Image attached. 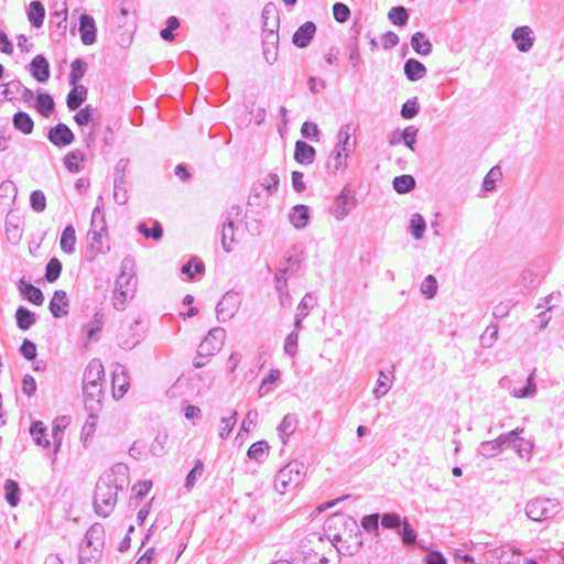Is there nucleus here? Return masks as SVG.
<instances>
[{"label": "nucleus", "instance_id": "1", "mask_svg": "<svg viewBox=\"0 0 564 564\" xmlns=\"http://www.w3.org/2000/svg\"><path fill=\"white\" fill-rule=\"evenodd\" d=\"M105 547V528L96 522L87 530L79 547V564H99Z\"/></svg>", "mask_w": 564, "mask_h": 564}, {"label": "nucleus", "instance_id": "2", "mask_svg": "<svg viewBox=\"0 0 564 564\" xmlns=\"http://www.w3.org/2000/svg\"><path fill=\"white\" fill-rule=\"evenodd\" d=\"M118 490L119 486L115 479L98 480L94 495V509L98 516L106 518L112 512L117 503Z\"/></svg>", "mask_w": 564, "mask_h": 564}, {"label": "nucleus", "instance_id": "3", "mask_svg": "<svg viewBox=\"0 0 564 564\" xmlns=\"http://www.w3.org/2000/svg\"><path fill=\"white\" fill-rule=\"evenodd\" d=\"M132 269V261L128 258L121 262V272L116 280V288L113 292V307L118 311L124 310L127 299L133 296L135 281L133 273L129 270Z\"/></svg>", "mask_w": 564, "mask_h": 564}, {"label": "nucleus", "instance_id": "4", "mask_svg": "<svg viewBox=\"0 0 564 564\" xmlns=\"http://www.w3.org/2000/svg\"><path fill=\"white\" fill-rule=\"evenodd\" d=\"M560 509L557 499L536 497L527 502L524 511L530 520L541 522L554 518Z\"/></svg>", "mask_w": 564, "mask_h": 564}, {"label": "nucleus", "instance_id": "5", "mask_svg": "<svg viewBox=\"0 0 564 564\" xmlns=\"http://www.w3.org/2000/svg\"><path fill=\"white\" fill-rule=\"evenodd\" d=\"M306 467L304 463L292 460L281 468L274 479V488L280 494H284L289 486H297L304 475Z\"/></svg>", "mask_w": 564, "mask_h": 564}, {"label": "nucleus", "instance_id": "6", "mask_svg": "<svg viewBox=\"0 0 564 564\" xmlns=\"http://www.w3.org/2000/svg\"><path fill=\"white\" fill-rule=\"evenodd\" d=\"M357 205V199L351 194L348 186H345L339 195L334 199L330 207V214L337 219L343 220L346 218L350 210Z\"/></svg>", "mask_w": 564, "mask_h": 564}, {"label": "nucleus", "instance_id": "7", "mask_svg": "<svg viewBox=\"0 0 564 564\" xmlns=\"http://www.w3.org/2000/svg\"><path fill=\"white\" fill-rule=\"evenodd\" d=\"M226 332L221 327L212 328L200 343L197 354L199 357H209L220 350Z\"/></svg>", "mask_w": 564, "mask_h": 564}, {"label": "nucleus", "instance_id": "8", "mask_svg": "<svg viewBox=\"0 0 564 564\" xmlns=\"http://www.w3.org/2000/svg\"><path fill=\"white\" fill-rule=\"evenodd\" d=\"M240 306L239 294L235 291H228L217 303L216 315L219 322H227L235 316Z\"/></svg>", "mask_w": 564, "mask_h": 564}, {"label": "nucleus", "instance_id": "9", "mask_svg": "<svg viewBox=\"0 0 564 564\" xmlns=\"http://www.w3.org/2000/svg\"><path fill=\"white\" fill-rule=\"evenodd\" d=\"M300 268V261L296 257L285 258L279 265L274 279L275 290L284 291L288 290V279L293 275Z\"/></svg>", "mask_w": 564, "mask_h": 564}, {"label": "nucleus", "instance_id": "10", "mask_svg": "<svg viewBox=\"0 0 564 564\" xmlns=\"http://www.w3.org/2000/svg\"><path fill=\"white\" fill-rule=\"evenodd\" d=\"M242 213V208L239 205H232L223 216V229H221V245L226 252H230L232 248L227 242V231L231 232L230 241H235L234 229L235 219H239Z\"/></svg>", "mask_w": 564, "mask_h": 564}, {"label": "nucleus", "instance_id": "11", "mask_svg": "<svg viewBox=\"0 0 564 564\" xmlns=\"http://www.w3.org/2000/svg\"><path fill=\"white\" fill-rule=\"evenodd\" d=\"M47 139L55 147L63 148L74 142L75 134L67 124L59 122L48 130Z\"/></svg>", "mask_w": 564, "mask_h": 564}, {"label": "nucleus", "instance_id": "12", "mask_svg": "<svg viewBox=\"0 0 564 564\" xmlns=\"http://www.w3.org/2000/svg\"><path fill=\"white\" fill-rule=\"evenodd\" d=\"M84 404L88 412H99L104 395L102 384L83 386Z\"/></svg>", "mask_w": 564, "mask_h": 564}, {"label": "nucleus", "instance_id": "13", "mask_svg": "<svg viewBox=\"0 0 564 564\" xmlns=\"http://www.w3.org/2000/svg\"><path fill=\"white\" fill-rule=\"evenodd\" d=\"M129 376L121 364H115L112 371V393L115 399H120L128 391Z\"/></svg>", "mask_w": 564, "mask_h": 564}, {"label": "nucleus", "instance_id": "14", "mask_svg": "<svg viewBox=\"0 0 564 564\" xmlns=\"http://www.w3.org/2000/svg\"><path fill=\"white\" fill-rule=\"evenodd\" d=\"M262 50L263 56L269 64H273L278 58L279 33L278 30L270 29L262 32Z\"/></svg>", "mask_w": 564, "mask_h": 564}, {"label": "nucleus", "instance_id": "15", "mask_svg": "<svg viewBox=\"0 0 564 564\" xmlns=\"http://www.w3.org/2000/svg\"><path fill=\"white\" fill-rule=\"evenodd\" d=\"M316 33V25L312 21H306L300 25L292 36V43L299 48H305L310 45Z\"/></svg>", "mask_w": 564, "mask_h": 564}, {"label": "nucleus", "instance_id": "16", "mask_svg": "<svg viewBox=\"0 0 564 564\" xmlns=\"http://www.w3.org/2000/svg\"><path fill=\"white\" fill-rule=\"evenodd\" d=\"M80 40L85 45H91L96 42L97 28L91 15L83 13L79 17Z\"/></svg>", "mask_w": 564, "mask_h": 564}, {"label": "nucleus", "instance_id": "17", "mask_svg": "<svg viewBox=\"0 0 564 564\" xmlns=\"http://www.w3.org/2000/svg\"><path fill=\"white\" fill-rule=\"evenodd\" d=\"M104 377L105 369L102 362L100 359H93L85 369L83 386L102 384Z\"/></svg>", "mask_w": 564, "mask_h": 564}, {"label": "nucleus", "instance_id": "18", "mask_svg": "<svg viewBox=\"0 0 564 564\" xmlns=\"http://www.w3.org/2000/svg\"><path fill=\"white\" fill-rule=\"evenodd\" d=\"M68 297L65 291L56 290L53 294V297L50 301V312L56 318L64 317L68 314Z\"/></svg>", "mask_w": 564, "mask_h": 564}, {"label": "nucleus", "instance_id": "19", "mask_svg": "<svg viewBox=\"0 0 564 564\" xmlns=\"http://www.w3.org/2000/svg\"><path fill=\"white\" fill-rule=\"evenodd\" d=\"M512 40L517 43V48L523 53L529 52L534 44L532 30L527 25L514 29Z\"/></svg>", "mask_w": 564, "mask_h": 564}, {"label": "nucleus", "instance_id": "20", "mask_svg": "<svg viewBox=\"0 0 564 564\" xmlns=\"http://www.w3.org/2000/svg\"><path fill=\"white\" fill-rule=\"evenodd\" d=\"M316 156V150L305 141L297 140L294 149V160L302 165L312 164Z\"/></svg>", "mask_w": 564, "mask_h": 564}, {"label": "nucleus", "instance_id": "21", "mask_svg": "<svg viewBox=\"0 0 564 564\" xmlns=\"http://www.w3.org/2000/svg\"><path fill=\"white\" fill-rule=\"evenodd\" d=\"M32 76L40 83H45L50 78V64L42 55H36L30 63Z\"/></svg>", "mask_w": 564, "mask_h": 564}, {"label": "nucleus", "instance_id": "22", "mask_svg": "<svg viewBox=\"0 0 564 564\" xmlns=\"http://www.w3.org/2000/svg\"><path fill=\"white\" fill-rule=\"evenodd\" d=\"M262 32H268L270 29L279 30L280 15L278 8L274 3L268 2L262 10Z\"/></svg>", "mask_w": 564, "mask_h": 564}, {"label": "nucleus", "instance_id": "23", "mask_svg": "<svg viewBox=\"0 0 564 564\" xmlns=\"http://www.w3.org/2000/svg\"><path fill=\"white\" fill-rule=\"evenodd\" d=\"M403 69L406 78L410 82H416L423 78L427 72L424 64L415 58H409L405 61Z\"/></svg>", "mask_w": 564, "mask_h": 564}, {"label": "nucleus", "instance_id": "24", "mask_svg": "<svg viewBox=\"0 0 564 564\" xmlns=\"http://www.w3.org/2000/svg\"><path fill=\"white\" fill-rule=\"evenodd\" d=\"M73 89L68 93L66 105L70 111L78 109L87 98V88L83 85H73Z\"/></svg>", "mask_w": 564, "mask_h": 564}, {"label": "nucleus", "instance_id": "25", "mask_svg": "<svg viewBox=\"0 0 564 564\" xmlns=\"http://www.w3.org/2000/svg\"><path fill=\"white\" fill-rule=\"evenodd\" d=\"M26 14L32 26L41 28L43 25L45 9L41 1H31Z\"/></svg>", "mask_w": 564, "mask_h": 564}, {"label": "nucleus", "instance_id": "26", "mask_svg": "<svg viewBox=\"0 0 564 564\" xmlns=\"http://www.w3.org/2000/svg\"><path fill=\"white\" fill-rule=\"evenodd\" d=\"M299 420L295 414H286L284 415L282 422L278 426L279 436L282 440V443L285 444L286 440L290 435H292L297 426Z\"/></svg>", "mask_w": 564, "mask_h": 564}, {"label": "nucleus", "instance_id": "27", "mask_svg": "<svg viewBox=\"0 0 564 564\" xmlns=\"http://www.w3.org/2000/svg\"><path fill=\"white\" fill-rule=\"evenodd\" d=\"M308 219L310 209L306 205L300 204L292 208V212L290 214V220L295 228L302 229L306 227Z\"/></svg>", "mask_w": 564, "mask_h": 564}, {"label": "nucleus", "instance_id": "28", "mask_svg": "<svg viewBox=\"0 0 564 564\" xmlns=\"http://www.w3.org/2000/svg\"><path fill=\"white\" fill-rule=\"evenodd\" d=\"M411 46L420 55H430L432 53V43L423 32H415L411 36Z\"/></svg>", "mask_w": 564, "mask_h": 564}, {"label": "nucleus", "instance_id": "29", "mask_svg": "<svg viewBox=\"0 0 564 564\" xmlns=\"http://www.w3.org/2000/svg\"><path fill=\"white\" fill-rule=\"evenodd\" d=\"M20 291L24 297L35 305H42L44 302L43 292L33 284L25 282L23 279L20 281Z\"/></svg>", "mask_w": 564, "mask_h": 564}, {"label": "nucleus", "instance_id": "30", "mask_svg": "<svg viewBox=\"0 0 564 564\" xmlns=\"http://www.w3.org/2000/svg\"><path fill=\"white\" fill-rule=\"evenodd\" d=\"M13 127L24 134L32 133L34 129V121L31 116L24 111H18L12 118Z\"/></svg>", "mask_w": 564, "mask_h": 564}, {"label": "nucleus", "instance_id": "31", "mask_svg": "<svg viewBox=\"0 0 564 564\" xmlns=\"http://www.w3.org/2000/svg\"><path fill=\"white\" fill-rule=\"evenodd\" d=\"M75 243H76V231L73 225H67L62 235L59 240L61 249L67 253L72 254L75 251Z\"/></svg>", "mask_w": 564, "mask_h": 564}, {"label": "nucleus", "instance_id": "32", "mask_svg": "<svg viewBox=\"0 0 564 564\" xmlns=\"http://www.w3.org/2000/svg\"><path fill=\"white\" fill-rule=\"evenodd\" d=\"M4 498L10 507H17L20 502L21 489L18 481L7 479L3 486Z\"/></svg>", "mask_w": 564, "mask_h": 564}, {"label": "nucleus", "instance_id": "33", "mask_svg": "<svg viewBox=\"0 0 564 564\" xmlns=\"http://www.w3.org/2000/svg\"><path fill=\"white\" fill-rule=\"evenodd\" d=\"M15 319L21 330H28L36 322V315L26 307L19 306L15 311Z\"/></svg>", "mask_w": 564, "mask_h": 564}, {"label": "nucleus", "instance_id": "34", "mask_svg": "<svg viewBox=\"0 0 564 564\" xmlns=\"http://www.w3.org/2000/svg\"><path fill=\"white\" fill-rule=\"evenodd\" d=\"M36 110L45 118H48L54 109H55V102L51 95L47 93H39L36 96V104H35Z\"/></svg>", "mask_w": 564, "mask_h": 564}, {"label": "nucleus", "instance_id": "35", "mask_svg": "<svg viewBox=\"0 0 564 564\" xmlns=\"http://www.w3.org/2000/svg\"><path fill=\"white\" fill-rule=\"evenodd\" d=\"M270 446L265 441H258L251 444L247 455L250 459L262 463L269 456Z\"/></svg>", "mask_w": 564, "mask_h": 564}, {"label": "nucleus", "instance_id": "36", "mask_svg": "<svg viewBox=\"0 0 564 564\" xmlns=\"http://www.w3.org/2000/svg\"><path fill=\"white\" fill-rule=\"evenodd\" d=\"M30 434L36 445L42 447L50 446V440L47 438L46 427L41 421H34L30 426Z\"/></svg>", "mask_w": 564, "mask_h": 564}, {"label": "nucleus", "instance_id": "37", "mask_svg": "<svg viewBox=\"0 0 564 564\" xmlns=\"http://www.w3.org/2000/svg\"><path fill=\"white\" fill-rule=\"evenodd\" d=\"M393 189L399 194H406L415 187V180L412 175L403 174L395 176L392 182Z\"/></svg>", "mask_w": 564, "mask_h": 564}, {"label": "nucleus", "instance_id": "38", "mask_svg": "<svg viewBox=\"0 0 564 564\" xmlns=\"http://www.w3.org/2000/svg\"><path fill=\"white\" fill-rule=\"evenodd\" d=\"M85 160V154L79 150L68 152L64 158L66 169L72 173H78L82 170L79 162Z\"/></svg>", "mask_w": 564, "mask_h": 564}, {"label": "nucleus", "instance_id": "39", "mask_svg": "<svg viewBox=\"0 0 564 564\" xmlns=\"http://www.w3.org/2000/svg\"><path fill=\"white\" fill-rule=\"evenodd\" d=\"M409 18L408 9L402 6L392 7L388 12V19L390 22L398 26L406 25Z\"/></svg>", "mask_w": 564, "mask_h": 564}, {"label": "nucleus", "instance_id": "40", "mask_svg": "<svg viewBox=\"0 0 564 564\" xmlns=\"http://www.w3.org/2000/svg\"><path fill=\"white\" fill-rule=\"evenodd\" d=\"M139 321H134L131 325H130V334L129 336H124V335H121L120 336V343L119 345L123 348V349H131L133 348L137 344H139L140 339H141V335L138 333L137 328L139 327Z\"/></svg>", "mask_w": 564, "mask_h": 564}, {"label": "nucleus", "instance_id": "41", "mask_svg": "<svg viewBox=\"0 0 564 564\" xmlns=\"http://www.w3.org/2000/svg\"><path fill=\"white\" fill-rule=\"evenodd\" d=\"M87 69V63L82 58H76L70 65L69 84L77 85V83L84 77Z\"/></svg>", "mask_w": 564, "mask_h": 564}, {"label": "nucleus", "instance_id": "42", "mask_svg": "<svg viewBox=\"0 0 564 564\" xmlns=\"http://www.w3.org/2000/svg\"><path fill=\"white\" fill-rule=\"evenodd\" d=\"M138 231L147 239L160 240L163 237V228L158 220L153 223L152 228H149L144 223L139 224Z\"/></svg>", "mask_w": 564, "mask_h": 564}, {"label": "nucleus", "instance_id": "43", "mask_svg": "<svg viewBox=\"0 0 564 564\" xmlns=\"http://www.w3.org/2000/svg\"><path fill=\"white\" fill-rule=\"evenodd\" d=\"M379 521H380L379 513L368 514L361 519V527L368 533H371L375 536H379L380 535Z\"/></svg>", "mask_w": 564, "mask_h": 564}, {"label": "nucleus", "instance_id": "44", "mask_svg": "<svg viewBox=\"0 0 564 564\" xmlns=\"http://www.w3.org/2000/svg\"><path fill=\"white\" fill-rule=\"evenodd\" d=\"M62 272V262L57 258H52L45 268V280L50 283L55 282Z\"/></svg>", "mask_w": 564, "mask_h": 564}, {"label": "nucleus", "instance_id": "45", "mask_svg": "<svg viewBox=\"0 0 564 564\" xmlns=\"http://www.w3.org/2000/svg\"><path fill=\"white\" fill-rule=\"evenodd\" d=\"M347 158H348V153H333L332 152V154L326 163V170L330 173H336L338 170L346 166Z\"/></svg>", "mask_w": 564, "mask_h": 564}, {"label": "nucleus", "instance_id": "46", "mask_svg": "<svg viewBox=\"0 0 564 564\" xmlns=\"http://www.w3.org/2000/svg\"><path fill=\"white\" fill-rule=\"evenodd\" d=\"M426 224L420 214H413L410 219V232L415 239H421L425 231Z\"/></svg>", "mask_w": 564, "mask_h": 564}, {"label": "nucleus", "instance_id": "47", "mask_svg": "<svg viewBox=\"0 0 564 564\" xmlns=\"http://www.w3.org/2000/svg\"><path fill=\"white\" fill-rule=\"evenodd\" d=\"M501 453V447L499 443L492 441H485L481 442L478 447V454L486 457V458H492L496 457Z\"/></svg>", "mask_w": 564, "mask_h": 564}, {"label": "nucleus", "instance_id": "48", "mask_svg": "<svg viewBox=\"0 0 564 564\" xmlns=\"http://www.w3.org/2000/svg\"><path fill=\"white\" fill-rule=\"evenodd\" d=\"M205 270V265L203 261L197 258H192L188 262H186L181 271L183 274H186L189 279H194L195 274H200Z\"/></svg>", "mask_w": 564, "mask_h": 564}, {"label": "nucleus", "instance_id": "49", "mask_svg": "<svg viewBox=\"0 0 564 564\" xmlns=\"http://www.w3.org/2000/svg\"><path fill=\"white\" fill-rule=\"evenodd\" d=\"M514 451L519 454L520 457L529 459L531 456V452L533 448V444L530 441L522 438L520 435H517V438L512 442L511 445Z\"/></svg>", "mask_w": 564, "mask_h": 564}, {"label": "nucleus", "instance_id": "50", "mask_svg": "<svg viewBox=\"0 0 564 564\" xmlns=\"http://www.w3.org/2000/svg\"><path fill=\"white\" fill-rule=\"evenodd\" d=\"M203 470H204L203 462L200 459H196L193 468L187 474L186 479H185L184 486L187 490H191L194 488L196 480L202 476Z\"/></svg>", "mask_w": 564, "mask_h": 564}, {"label": "nucleus", "instance_id": "51", "mask_svg": "<svg viewBox=\"0 0 564 564\" xmlns=\"http://www.w3.org/2000/svg\"><path fill=\"white\" fill-rule=\"evenodd\" d=\"M534 373H535V369L529 375V377L527 379V384L523 388L513 391L514 397L528 398V397H533L535 394L536 386L534 382Z\"/></svg>", "mask_w": 564, "mask_h": 564}, {"label": "nucleus", "instance_id": "52", "mask_svg": "<svg viewBox=\"0 0 564 564\" xmlns=\"http://www.w3.org/2000/svg\"><path fill=\"white\" fill-rule=\"evenodd\" d=\"M391 389V383L389 382V378L386 376L383 371H380L379 379L376 382V387L372 391L376 399H381L383 395L388 393Z\"/></svg>", "mask_w": 564, "mask_h": 564}, {"label": "nucleus", "instance_id": "53", "mask_svg": "<svg viewBox=\"0 0 564 564\" xmlns=\"http://www.w3.org/2000/svg\"><path fill=\"white\" fill-rule=\"evenodd\" d=\"M401 525L402 529L399 531V534L401 535L402 542L405 545H413L417 538L416 531L410 525L406 519L402 521Z\"/></svg>", "mask_w": 564, "mask_h": 564}, {"label": "nucleus", "instance_id": "54", "mask_svg": "<svg viewBox=\"0 0 564 564\" xmlns=\"http://www.w3.org/2000/svg\"><path fill=\"white\" fill-rule=\"evenodd\" d=\"M30 205L35 213H42L46 208V198L41 189H35L30 195Z\"/></svg>", "mask_w": 564, "mask_h": 564}, {"label": "nucleus", "instance_id": "55", "mask_svg": "<svg viewBox=\"0 0 564 564\" xmlns=\"http://www.w3.org/2000/svg\"><path fill=\"white\" fill-rule=\"evenodd\" d=\"M95 110L91 105H86L74 116V121L80 127L87 126L93 121Z\"/></svg>", "mask_w": 564, "mask_h": 564}, {"label": "nucleus", "instance_id": "56", "mask_svg": "<svg viewBox=\"0 0 564 564\" xmlns=\"http://www.w3.org/2000/svg\"><path fill=\"white\" fill-rule=\"evenodd\" d=\"M419 111H420V106H419L416 97L408 99L401 107V116L404 119L414 118L419 113Z\"/></svg>", "mask_w": 564, "mask_h": 564}, {"label": "nucleus", "instance_id": "57", "mask_svg": "<svg viewBox=\"0 0 564 564\" xmlns=\"http://www.w3.org/2000/svg\"><path fill=\"white\" fill-rule=\"evenodd\" d=\"M380 523L384 529H399L402 520L400 514L395 512H386L380 516Z\"/></svg>", "mask_w": 564, "mask_h": 564}, {"label": "nucleus", "instance_id": "58", "mask_svg": "<svg viewBox=\"0 0 564 564\" xmlns=\"http://www.w3.org/2000/svg\"><path fill=\"white\" fill-rule=\"evenodd\" d=\"M237 415H238L237 411H232L230 416L221 419V421H220L221 429L219 432V437L221 440L227 438L228 435L230 434V432L232 431L234 426L237 423Z\"/></svg>", "mask_w": 564, "mask_h": 564}, {"label": "nucleus", "instance_id": "59", "mask_svg": "<svg viewBox=\"0 0 564 564\" xmlns=\"http://www.w3.org/2000/svg\"><path fill=\"white\" fill-rule=\"evenodd\" d=\"M421 291L426 296V299H433L436 295L437 281L432 274L425 276L421 283Z\"/></svg>", "mask_w": 564, "mask_h": 564}, {"label": "nucleus", "instance_id": "60", "mask_svg": "<svg viewBox=\"0 0 564 564\" xmlns=\"http://www.w3.org/2000/svg\"><path fill=\"white\" fill-rule=\"evenodd\" d=\"M498 338V326L489 325L480 336L481 346L490 348Z\"/></svg>", "mask_w": 564, "mask_h": 564}, {"label": "nucleus", "instance_id": "61", "mask_svg": "<svg viewBox=\"0 0 564 564\" xmlns=\"http://www.w3.org/2000/svg\"><path fill=\"white\" fill-rule=\"evenodd\" d=\"M98 412H89V415L82 429V438L86 442L96 431L97 415Z\"/></svg>", "mask_w": 564, "mask_h": 564}, {"label": "nucleus", "instance_id": "62", "mask_svg": "<svg viewBox=\"0 0 564 564\" xmlns=\"http://www.w3.org/2000/svg\"><path fill=\"white\" fill-rule=\"evenodd\" d=\"M180 26V21L176 17L172 15L166 21V26L161 30L160 35L164 41L171 42L174 40L173 31Z\"/></svg>", "mask_w": 564, "mask_h": 564}, {"label": "nucleus", "instance_id": "63", "mask_svg": "<svg viewBox=\"0 0 564 564\" xmlns=\"http://www.w3.org/2000/svg\"><path fill=\"white\" fill-rule=\"evenodd\" d=\"M334 19L339 23H345L350 17V9L343 2H336L333 6Z\"/></svg>", "mask_w": 564, "mask_h": 564}, {"label": "nucleus", "instance_id": "64", "mask_svg": "<svg viewBox=\"0 0 564 564\" xmlns=\"http://www.w3.org/2000/svg\"><path fill=\"white\" fill-rule=\"evenodd\" d=\"M416 134L417 129L414 126H409L400 132V137L404 141V144L412 151L414 150V144L416 142Z\"/></svg>", "mask_w": 564, "mask_h": 564}]
</instances>
